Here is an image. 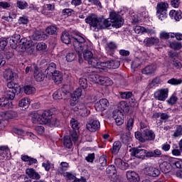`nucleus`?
<instances>
[{
  "mask_svg": "<svg viewBox=\"0 0 182 182\" xmlns=\"http://www.w3.org/2000/svg\"><path fill=\"white\" fill-rule=\"evenodd\" d=\"M33 38L34 41H42L43 39H45V38H47V36L43 34V32L41 31H36L33 33Z\"/></svg>",
  "mask_w": 182,
  "mask_h": 182,
  "instance_id": "obj_31",
  "label": "nucleus"
},
{
  "mask_svg": "<svg viewBox=\"0 0 182 182\" xmlns=\"http://www.w3.org/2000/svg\"><path fill=\"white\" fill-rule=\"evenodd\" d=\"M105 65L108 69H117L120 66V63L117 60H109L107 61Z\"/></svg>",
  "mask_w": 182,
  "mask_h": 182,
  "instance_id": "obj_29",
  "label": "nucleus"
},
{
  "mask_svg": "<svg viewBox=\"0 0 182 182\" xmlns=\"http://www.w3.org/2000/svg\"><path fill=\"white\" fill-rule=\"evenodd\" d=\"M145 173L146 176H149L150 177H159L161 174L160 169L153 166L146 167L145 168Z\"/></svg>",
  "mask_w": 182,
  "mask_h": 182,
  "instance_id": "obj_12",
  "label": "nucleus"
},
{
  "mask_svg": "<svg viewBox=\"0 0 182 182\" xmlns=\"http://www.w3.org/2000/svg\"><path fill=\"white\" fill-rule=\"evenodd\" d=\"M75 14V11L72 10V9H65L63 10V15L64 16H72V15Z\"/></svg>",
  "mask_w": 182,
  "mask_h": 182,
  "instance_id": "obj_55",
  "label": "nucleus"
},
{
  "mask_svg": "<svg viewBox=\"0 0 182 182\" xmlns=\"http://www.w3.org/2000/svg\"><path fill=\"white\" fill-rule=\"evenodd\" d=\"M52 114L50 110L44 111L41 115L35 112L31 114V120L35 124H49L53 119Z\"/></svg>",
  "mask_w": 182,
  "mask_h": 182,
  "instance_id": "obj_3",
  "label": "nucleus"
},
{
  "mask_svg": "<svg viewBox=\"0 0 182 182\" xmlns=\"http://www.w3.org/2000/svg\"><path fill=\"white\" fill-rule=\"evenodd\" d=\"M160 168H161L162 171H164V173H168V171H170V165H168V164H167V162H164L160 165Z\"/></svg>",
  "mask_w": 182,
  "mask_h": 182,
  "instance_id": "obj_48",
  "label": "nucleus"
},
{
  "mask_svg": "<svg viewBox=\"0 0 182 182\" xmlns=\"http://www.w3.org/2000/svg\"><path fill=\"white\" fill-rule=\"evenodd\" d=\"M154 97L156 99V100L164 102V100L168 97V89L165 88L158 90L154 92Z\"/></svg>",
  "mask_w": 182,
  "mask_h": 182,
  "instance_id": "obj_8",
  "label": "nucleus"
},
{
  "mask_svg": "<svg viewBox=\"0 0 182 182\" xmlns=\"http://www.w3.org/2000/svg\"><path fill=\"white\" fill-rule=\"evenodd\" d=\"M132 157H136V159H141L144 160L146 158V149H141V147L132 148L129 150Z\"/></svg>",
  "mask_w": 182,
  "mask_h": 182,
  "instance_id": "obj_6",
  "label": "nucleus"
},
{
  "mask_svg": "<svg viewBox=\"0 0 182 182\" xmlns=\"http://www.w3.org/2000/svg\"><path fill=\"white\" fill-rule=\"evenodd\" d=\"M106 171L107 174H112V176H114V174L117 173V171H116V166H114V165L109 166L107 168Z\"/></svg>",
  "mask_w": 182,
  "mask_h": 182,
  "instance_id": "obj_47",
  "label": "nucleus"
},
{
  "mask_svg": "<svg viewBox=\"0 0 182 182\" xmlns=\"http://www.w3.org/2000/svg\"><path fill=\"white\" fill-rule=\"evenodd\" d=\"M117 107H118V109H115V110H119L122 113H123V112L124 113H129V112L130 110V107L129 106V105H127V102H126L124 101H121L117 105Z\"/></svg>",
  "mask_w": 182,
  "mask_h": 182,
  "instance_id": "obj_21",
  "label": "nucleus"
},
{
  "mask_svg": "<svg viewBox=\"0 0 182 182\" xmlns=\"http://www.w3.org/2000/svg\"><path fill=\"white\" fill-rule=\"evenodd\" d=\"M71 96L76 97L77 99H79L80 96H82V88L76 89L73 95H72Z\"/></svg>",
  "mask_w": 182,
  "mask_h": 182,
  "instance_id": "obj_61",
  "label": "nucleus"
},
{
  "mask_svg": "<svg viewBox=\"0 0 182 182\" xmlns=\"http://www.w3.org/2000/svg\"><path fill=\"white\" fill-rule=\"evenodd\" d=\"M77 110L82 117H87V116L90 114V111L85 105L77 108Z\"/></svg>",
  "mask_w": 182,
  "mask_h": 182,
  "instance_id": "obj_33",
  "label": "nucleus"
},
{
  "mask_svg": "<svg viewBox=\"0 0 182 182\" xmlns=\"http://www.w3.org/2000/svg\"><path fill=\"white\" fill-rule=\"evenodd\" d=\"M107 77H102L99 75H92L90 79H92V82L95 83H101V85H105L106 83V78Z\"/></svg>",
  "mask_w": 182,
  "mask_h": 182,
  "instance_id": "obj_26",
  "label": "nucleus"
},
{
  "mask_svg": "<svg viewBox=\"0 0 182 182\" xmlns=\"http://www.w3.org/2000/svg\"><path fill=\"white\" fill-rule=\"evenodd\" d=\"M56 71H57L56 70V64H55V63H50V64L48 65L45 73H47V75H50Z\"/></svg>",
  "mask_w": 182,
  "mask_h": 182,
  "instance_id": "obj_30",
  "label": "nucleus"
},
{
  "mask_svg": "<svg viewBox=\"0 0 182 182\" xmlns=\"http://www.w3.org/2000/svg\"><path fill=\"white\" fill-rule=\"evenodd\" d=\"M109 106V101L107 99H101L99 102H97L95 105L96 110L99 112H103L106 110Z\"/></svg>",
  "mask_w": 182,
  "mask_h": 182,
  "instance_id": "obj_11",
  "label": "nucleus"
},
{
  "mask_svg": "<svg viewBox=\"0 0 182 182\" xmlns=\"http://www.w3.org/2000/svg\"><path fill=\"white\" fill-rule=\"evenodd\" d=\"M156 16L161 21H164L167 18V11H156Z\"/></svg>",
  "mask_w": 182,
  "mask_h": 182,
  "instance_id": "obj_54",
  "label": "nucleus"
},
{
  "mask_svg": "<svg viewBox=\"0 0 182 182\" xmlns=\"http://www.w3.org/2000/svg\"><path fill=\"white\" fill-rule=\"evenodd\" d=\"M154 70H156L154 65H147L142 70V73L144 75H151L154 73Z\"/></svg>",
  "mask_w": 182,
  "mask_h": 182,
  "instance_id": "obj_32",
  "label": "nucleus"
},
{
  "mask_svg": "<svg viewBox=\"0 0 182 182\" xmlns=\"http://www.w3.org/2000/svg\"><path fill=\"white\" fill-rule=\"evenodd\" d=\"M16 6L19 9H26V8L29 6L28 2H26L25 0H18L16 2Z\"/></svg>",
  "mask_w": 182,
  "mask_h": 182,
  "instance_id": "obj_39",
  "label": "nucleus"
},
{
  "mask_svg": "<svg viewBox=\"0 0 182 182\" xmlns=\"http://www.w3.org/2000/svg\"><path fill=\"white\" fill-rule=\"evenodd\" d=\"M16 76V73H13L10 68L6 69L3 73V77L6 80H14Z\"/></svg>",
  "mask_w": 182,
  "mask_h": 182,
  "instance_id": "obj_19",
  "label": "nucleus"
},
{
  "mask_svg": "<svg viewBox=\"0 0 182 182\" xmlns=\"http://www.w3.org/2000/svg\"><path fill=\"white\" fill-rule=\"evenodd\" d=\"M169 16L171 19H174L176 22H180V19H182L181 10H171L169 12Z\"/></svg>",
  "mask_w": 182,
  "mask_h": 182,
  "instance_id": "obj_15",
  "label": "nucleus"
},
{
  "mask_svg": "<svg viewBox=\"0 0 182 182\" xmlns=\"http://www.w3.org/2000/svg\"><path fill=\"white\" fill-rule=\"evenodd\" d=\"M72 38L73 39L71 41L75 52H77L79 56H80V55H82V52L84 50L83 58L87 62L93 56V53L87 50L88 44L86 42V39L82 37V36H79L77 34H76L75 36H72Z\"/></svg>",
  "mask_w": 182,
  "mask_h": 182,
  "instance_id": "obj_2",
  "label": "nucleus"
},
{
  "mask_svg": "<svg viewBox=\"0 0 182 182\" xmlns=\"http://www.w3.org/2000/svg\"><path fill=\"white\" fill-rule=\"evenodd\" d=\"M28 22V17L23 16L19 18L18 19V23H21L22 25H26Z\"/></svg>",
  "mask_w": 182,
  "mask_h": 182,
  "instance_id": "obj_64",
  "label": "nucleus"
},
{
  "mask_svg": "<svg viewBox=\"0 0 182 182\" xmlns=\"http://www.w3.org/2000/svg\"><path fill=\"white\" fill-rule=\"evenodd\" d=\"M65 58L67 62H73V60L76 59V54H75V53L70 52L66 55Z\"/></svg>",
  "mask_w": 182,
  "mask_h": 182,
  "instance_id": "obj_50",
  "label": "nucleus"
},
{
  "mask_svg": "<svg viewBox=\"0 0 182 182\" xmlns=\"http://www.w3.org/2000/svg\"><path fill=\"white\" fill-rule=\"evenodd\" d=\"M112 117L115 120L117 126H122L124 123L123 119V113L120 110H114L112 112Z\"/></svg>",
  "mask_w": 182,
  "mask_h": 182,
  "instance_id": "obj_10",
  "label": "nucleus"
},
{
  "mask_svg": "<svg viewBox=\"0 0 182 182\" xmlns=\"http://www.w3.org/2000/svg\"><path fill=\"white\" fill-rule=\"evenodd\" d=\"M48 46H46V43L43 42L38 43L36 46L37 50H45Z\"/></svg>",
  "mask_w": 182,
  "mask_h": 182,
  "instance_id": "obj_57",
  "label": "nucleus"
},
{
  "mask_svg": "<svg viewBox=\"0 0 182 182\" xmlns=\"http://www.w3.org/2000/svg\"><path fill=\"white\" fill-rule=\"evenodd\" d=\"M86 23H89L91 28H95V31L99 29H106V28H120L123 25V18L119 14L112 11L109 14V18H98L97 15L90 14L85 18Z\"/></svg>",
  "mask_w": 182,
  "mask_h": 182,
  "instance_id": "obj_1",
  "label": "nucleus"
},
{
  "mask_svg": "<svg viewBox=\"0 0 182 182\" xmlns=\"http://www.w3.org/2000/svg\"><path fill=\"white\" fill-rule=\"evenodd\" d=\"M168 83L169 85H172L173 86H177L178 85H181L182 80L181 79H177V78H171L168 80Z\"/></svg>",
  "mask_w": 182,
  "mask_h": 182,
  "instance_id": "obj_45",
  "label": "nucleus"
},
{
  "mask_svg": "<svg viewBox=\"0 0 182 182\" xmlns=\"http://www.w3.org/2000/svg\"><path fill=\"white\" fill-rule=\"evenodd\" d=\"M121 140L124 144H127L129 141H130V137L127 136V134H121Z\"/></svg>",
  "mask_w": 182,
  "mask_h": 182,
  "instance_id": "obj_58",
  "label": "nucleus"
},
{
  "mask_svg": "<svg viewBox=\"0 0 182 182\" xmlns=\"http://www.w3.org/2000/svg\"><path fill=\"white\" fill-rule=\"evenodd\" d=\"M127 180L129 182H139L140 181V177H139V174L133 171H128L126 173Z\"/></svg>",
  "mask_w": 182,
  "mask_h": 182,
  "instance_id": "obj_13",
  "label": "nucleus"
},
{
  "mask_svg": "<svg viewBox=\"0 0 182 182\" xmlns=\"http://www.w3.org/2000/svg\"><path fill=\"white\" fill-rule=\"evenodd\" d=\"M9 154V148L6 146H1L0 147V156L5 159L7 155Z\"/></svg>",
  "mask_w": 182,
  "mask_h": 182,
  "instance_id": "obj_41",
  "label": "nucleus"
},
{
  "mask_svg": "<svg viewBox=\"0 0 182 182\" xmlns=\"http://www.w3.org/2000/svg\"><path fill=\"white\" fill-rule=\"evenodd\" d=\"M57 31L58 28L55 26H50L46 28V32L48 35H55Z\"/></svg>",
  "mask_w": 182,
  "mask_h": 182,
  "instance_id": "obj_42",
  "label": "nucleus"
},
{
  "mask_svg": "<svg viewBox=\"0 0 182 182\" xmlns=\"http://www.w3.org/2000/svg\"><path fill=\"white\" fill-rule=\"evenodd\" d=\"M135 138L141 143H146V141H150L156 139V134L152 130L149 129H145L141 130V132H135Z\"/></svg>",
  "mask_w": 182,
  "mask_h": 182,
  "instance_id": "obj_5",
  "label": "nucleus"
},
{
  "mask_svg": "<svg viewBox=\"0 0 182 182\" xmlns=\"http://www.w3.org/2000/svg\"><path fill=\"white\" fill-rule=\"evenodd\" d=\"M79 85L82 89H86L87 87V80L85 77L80 78Z\"/></svg>",
  "mask_w": 182,
  "mask_h": 182,
  "instance_id": "obj_52",
  "label": "nucleus"
},
{
  "mask_svg": "<svg viewBox=\"0 0 182 182\" xmlns=\"http://www.w3.org/2000/svg\"><path fill=\"white\" fill-rule=\"evenodd\" d=\"M7 87L4 91V96L10 100H14L21 93V88L18 83L9 82L7 83Z\"/></svg>",
  "mask_w": 182,
  "mask_h": 182,
  "instance_id": "obj_4",
  "label": "nucleus"
},
{
  "mask_svg": "<svg viewBox=\"0 0 182 182\" xmlns=\"http://www.w3.org/2000/svg\"><path fill=\"white\" fill-rule=\"evenodd\" d=\"M132 96H133V94L131 92H124L120 95L122 99H130Z\"/></svg>",
  "mask_w": 182,
  "mask_h": 182,
  "instance_id": "obj_59",
  "label": "nucleus"
},
{
  "mask_svg": "<svg viewBox=\"0 0 182 182\" xmlns=\"http://www.w3.org/2000/svg\"><path fill=\"white\" fill-rule=\"evenodd\" d=\"M68 93H69V92L67 90H58L53 93V97L55 100H60L61 99H63V97L66 96Z\"/></svg>",
  "mask_w": 182,
  "mask_h": 182,
  "instance_id": "obj_18",
  "label": "nucleus"
},
{
  "mask_svg": "<svg viewBox=\"0 0 182 182\" xmlns=\"http://www.w3.org/2000/svg\"><path fill=\"white\" fill-rule=\"evenodd\" d=\"M33 77L36 82H43L45 80V74L39 70V67L37 66V69L33 73Z\"/></svg>",
  "mask_w": 182,
  "mask_h": 182,
  "instance_id": "obj_17",
  "label": "nucleus"
},
{
  "mask_svg": "<svg viewBox=\"0 0 182 182\" xmlns=\"http://www.w3.org/2000/svg\"><path fill=\"white\" fill-rule=\"evenodd\" d=\"M88 65L92 66V68H99L102 65V63L99 60V59L96 57L92 56L91 58L87 61Z\"/></svg>",
  "mask_w": 182,
  "mask_h": 182,
  "instance_id": "obj_27",
  "label": "nucleus"
},
{
  "mask_svg": "<svg viewBox=\"0 0 182 182\" xmlns=\"http://www.w3.org/2000/svg\"><path fill=\"white\" fill-rule=\"evenodd\" d=\"M86 127L89 132H97L100 129V122L95 118H91L86 124Z\"/></svg>",
  "mask_w": 182,
  "mask_h": 182,
  "instance_id": "obj_7",
  "label": "nucleus"
},
{
  "mask_svg": "<svg viewBox=\"0 0 182 182\" xmlns=\"http://www.w3.org/2000/svg\"><path fill=\"white\" fill-rule=\"evenodd\" d=\"M63 144L64 147H66V149H72L73 143H72V139H70V136H65L64 137Z\"/></svg>",
  "mask_w": 182,
  "mask_h": 182,
  "instance_id": "obj_36",
  "label": "nucleus"
},
{
  "mask_svg": "<svg viewBox=\"0 0 182 182\" xmlns=\"http://www.w3.org/2000/svg\"><path fill=\"white\" fill-rule=\"evenodd\" d=\"M18 105L24 109H28L29 107V100L28 98H23L19 101Z\"/></svg>",
  "mask_w": 182,
  "mask_h": 182,
  "instance_id": "obj_38",
  "label": "nucleus"
},
{
  "mask_svg": "<svg viewBox=\"0 0 182 182\" xmlns=\"http://www.w3.org/2000/svg\"><path fill=\"white\" fill-rule=\"evenodd\" d=\"M36 69H38V65H36V64H33L31 66H28L26 68L25 73H28L29 72H32L33 73H34Z\"/></svg>",
  "mask_w": 182,
  "mask_h": 182,
  "instance_id": "obj_53",
  "label": "nucleus"
},
{
  "mask_svg": "<svg viewBox=\"0 0 182 182\" xmlns=\"http://www.w3.org/2000/svg\"><path fill=\"white\" fill-rule=\"evenodd\" d=\"M20 41H21V35L15 33L11 36L9 41L10 46L12 48L15 45H18Z\"/></svg>",
  "mask_w": 182,
  "mask_h": 182,
  "instance_id": "obj_28",
  "label": "nucleus"
},
{
  "mask_svg": "<svg viewBox=\"0 0 182 182\" xmlns=\"http://www.w3.org/2000/svg\"><path fill=\"white\" fill-rule=\"evenodd\" d=\"M160 41L157 38L151 37L146 38L144 40V43L146 45V46H153V45H158Z\"/></svg>",
  "mask_w": 182,
  "mask_h": 182,
  "instance_id": "obj_25",
  "label": "nucleus"
},
{
  "mask_svg": "<svg viewBox=\"0 0 182 182\" xmlns=\"http://www.w3.org/2000/svg\"><path fill=\"white\" fill-rule=\"evenodd\" d=\"M114 164L121 170H127V168L129 167V164L123 161L121 159H115Z\"/></svg>",
  "mask_w": 182,
  "mask_h": 182,
  "instance_id": "obj_23",
  "label": "nucleus"
},
{
  "mask_svg": "<svg viewBox=\"0 0 182 182\" xmlns=\"http://www.w3.org/2000/svg\"><path fill=\"white\" fill-rule=\"evenodd\" d=\"M0 116H1L4 120H9V119H14V117H15V112L12 111L1 112Z\"/></svg>",
  "mask_w": 182,
  "mask_h": 182,
  "instance_id": "obj_34",
  "label": "nucleus"
},
{
  "mask_svg": "<svg viewBox=\"0 0 182 182\" xmlns=\"http://www.w3.org/2000/svg\"><path fill=\"white\" fill-rule=\"evenodd\" d=\"M70 126L73 130H77L79 129V122L75 119L70 120Z\"/></svg>",
  "mask_w": 182,
  "mask_h": 182,
  "instance_id": "obj_56",
  "label": "nucleus"
},
{
  "mask_svg": "<svg viewBox=\"0 0 182 182\" xmlns=\"http://www.w3.org/2000/svg\"><path fill=\"white\" fill-rule=\"evenodd\" d=\"M156 117H161V120H168L170 115L168 113L159 112L156 114Z\"/></svg>",
  "mask_w": 182,
  "mask_h": 182,
  "instance_id": "obj_46",
  "label": "nucleus"
},
{
  "mask_svg": "<svg viewBox=\"0 0 182 182\" xmlns=\"http://www.w3.org/2000/svg\"><path fill=\"white\" fill-rule=\"evenodd\" d=\"M0 107L2 109H11L12 107V102H9V98L6 96L0 98Z\"/></svg>",
  "mask_w": 182,
  "mask_h": 182,
  "instance_id": "obj_16",
  "label": "nucleus"
},
{
  "mask_svg": "<svg viewBox=\"0 0 182 182\" xmlns=\"http://www.w3.org/2000/svg\"><path fill=\"white\" fill-rule=\"evenodd\" d=\"M48 125L50 127H59V126H60V121L57 118H53L51 119V121H50Z\"/></svg>",
  "mask_w": 182,
  "mask_h": 182,
  "instance_id": "obj_44",
  "label": "nucleus"
},
{
  "mask_svg": "<svg viewBox=\"0 0 182 182\" xmlns=\"http://www.w3.org/2000/svg\"><path fill=\"white\" fill-rule=\"evenodd\" d=\"M36 92V90L34 87L31 85H26L24 86V92L26 95H33Z\"/></svg>",
  "mask_w": 182,
  "mask_h": 182,
  "instance_id": "obj_40",
  "label": "nucleus"
},
{
  "mask_svg": "<svg viewBox=\"0 0 182 182\" xmlns=\"http://www.w3.org/2000/svg\"><path fill=\"white\" fill-rule=\"evenodd\" d=\"M168 2L172 8L177 9L181 4V0H168Z\"/></svg>",
  "mask_w": 182,
  "mask_h": 182,
  "instance_id": "obj_49",
  "label": "nucleus"
},
{
  "mask_svg": "<svg viewBox=\"0 0 182 182\" xmlns=\"http://www.w3.org/2000/svg\"><path fill=\"white\" fill-rule=\"evenodd\" d=\"M122 147V142L117 141L113 144L112 149H111L112 153L114 154H117L119 153V150H120Z\"/></svg>",
  "mask_w": 182,
  "mask_h": 182,
  "instance_id": "obj_35",
  "label": "nucleus"
},
{
  "mask_svg": "<svg viewBox=\"0 0 182 182\" xmlns=\"http://www.w3.org/2000/svg\"><path fill=\"white\" fill-rule=\"evenodd\" d=\"M170 48H171V49H174L175 50H180V49L182 48V45L180 42L173 41L170 43Z\"/></svg>",
  "mask_w": 182,
  "mask_h": 182,
  "instance_id": "obj_43",
  "label": "nucleus"
},
{
  "mask_svg": "<svg viewBox=\"0 0 182 182\" xmlns=\"http://www.w3.org/2000/svg\"><path fill=\"white\" fill-rule=\"evenodd\" d=\"M51 75L53 82H55L56 85H60V83H62V81L63 80V76L60 71L57 70Z\"/></svg>",
  "mask_w": 182,
  "mask_h": 182,
  "instance_id": "obj_20",
  "label": "nucleus"
},
{
  "mask_svg": "<svg viewBox=\"0 0 182 182\" xmlns=\"http://www.w3.org/2000/svg\"><path fill=\"white\" fill-rule=\"evenodd\" d=\"M171 35H173L172 33H166L164 31L160 33V38L161 39H168L171 38Z\"/></svg>",
  "mask_w": 182,
  "mask_h": 182,
  "instance_id": "obj_62",
  "label": "nucleus"
},
{
  "mask_svg": "<svg viewBox=\"0 0 182 182\" xmlns=\"http://www.w3.org/2000/svg\"><path fill=\"white\" fill-rule=\"evenodd\" d=\"M26 173L30 178H33V180H39L41 178V175L38 172H36L33 168H27Z\"/></svg>",
  "mask_w": 182,
  "mask_h": 182,
  "instance_id": "obj_22",
  "label": "nucleus"
},
{
  "mask_svg": "<svg viewBox=\"0 0 182 182\" xmlns=\"http://www.w3.org/2000/svg\"><path fill=\"white\" fill-rule=\"evenodd\" d=\"M61 41L63 43H65V45H69L70 43V37H69V33L63 32L61 36Z\"/></svg>",
  "mask_w": 182,
  "mask_h": 182,
  "instance_id": "obj_37",
  "label": "nucleus"
},
{
  "mask_svg": "<svg viewBox=\"0 0 182 182\" xmlns=\"http://www.w3.org/2000/svg\"><path fill=\"white\" fill-rule=\"evenodd\" d=\"M178 100V98L174 95H171V97L168 100V105H175V103Z\"/></svg>",
  "mask_w": 182,
  "mask_h": 182,
  "instance_id": "obj_63",
  "label": "nucleus"
},
{
  "mask_svg": "<svg viewBox=\"0 0 182 182\" xmlns=\"http://www.w3.org/2000/svg\"><path fill=\"white\" fill-rule=\"evenodd\" d=\"M96 167L100 168V170H103V167L107 166V159L105 155H102L100 157L99 161H96Z\"/></svg>",
  "mask_w": 182,
  "mask_h": 182,
  "instance_id": "obj_14",
  "label": "nucleus"
},
{
  "mask_svg": "<svg viewBox=\"0 0 182 182\" xmlns=\"http://www.w3.org/2000/svg\"><path fill=\"white\" fill-rule=\"evenodd\" d=\"M18 43V44H16L14 46L11 47L12 49H16L17 52H25L30 49L31 52H33V50H32V48H31V46L29 45V43L19 41Z\"/></svg>",
  "mask_w": 182,
  "mask_h": 182,
  "instance_id": "obj_9",
  "label": "nucleus"
},
{
  "mask_svg": "<svg viewBox=\"0 0 182 182\" xmlns=\"http://www.w3.org/2000/svg\"><path fill=\"white\" fill-rule=\"evenodd\" d=\"M167 9H168V3L166 1L158 3L156 6V12H167Z\"/></svg>",
  "mask_w": 182,
  "mask_h": 182,
  "instance_id": "obj_24",
  "label": "nucleus"
},
{
  "mask_svg": "<svg viewBox=\"0 0 182 182\" xmlns=\"http://www.w3.org/2000/svg\"><path fill=\"white\" fill-rule=\"evenodd\" d=\"M180 136H182V125L178 126L173 134V137H180Z\"/></svg>",
  "mask_w": 182,
  "mask_h": 182,
  "instance_id": "obj_51",
  "label": "nucleus"
},
{
  "mask_svg": "<svg viewBox=\"0 0 182 182\" xmlns=\"http://www.w3.org/2000/svg\"><path fill=\"white\" fill-rule=\"evenodd\" d=\"M64 177H66V178H68V180L74 181L76 176H75L74 174H73L70 172H65L63 173Z\"/></svg>",
  "mask_w": 182,
  "mask_h": 182,
  "instance_id": "obj_60",
  "label": "nucleus"
}]
</instances>
